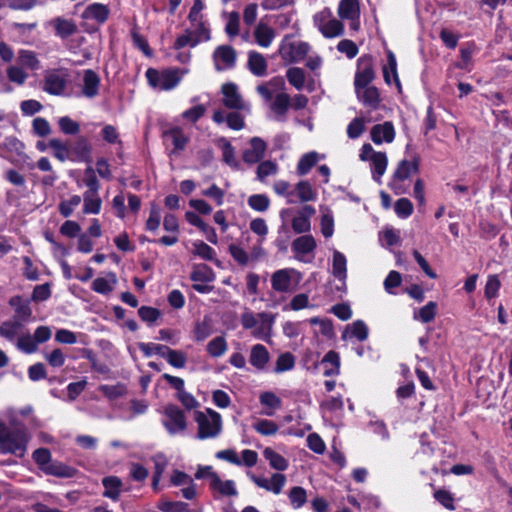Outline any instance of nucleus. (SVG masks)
<instances>
[{"label": "nucleus", "instance_id": "nucleus-20", "mask_svg": "<svg viewBox=\"0 0 512 512\" xmlns=\"http://www.w3.org/2000/svg\"><path fill=\"white\" fill-rule=\"evenodd\" d=\"M158 355L167 360L175 368H183L187 362L186 354L181 350H173L169 347H156Z\"/></svg>", "mask_w": 512, "mask_h": 512}, {"label": "nucleus", "instance_id": "nucleus-26", "mask_svg": "<svg viewBox=\"0 0 512 512\" xmlns=\"http://www.w3.org/2000/svg\"><path fill=\"white\" fill-rule=\"evenodd\" d=\"M317 244L311 234L303 235L296 238L291 245L293 252L296 254L306 255L312 253Z\"/></svg>", "mask_w": 512, "mask_h": 512}, {"label": "nucleus", "instance_id": "nucleus-41", "mask_svg": "<svg viewBox=\"0 0 512 512\" xmlns=\"http://www.w3.org/2000/svg\"><path fill=\"white\" fill-rule=\"evenodd\" d=\"M288 498L294 509H300L307 502V493L303 487L294 486L289 490Z\"/></svg>", "mask_w": 512, "mask_h": 512}, {"label": "nucleus", "instance_id": "nucleus-2", "mask_svg": "<svg viewBox=\"0 0 512 512\" xmlns=\"http://www.w3.org/2000/svg\"><path fill=\"white\" fill-rule=\"evenodd\" d=\"M240 320L243 328L252 330V335L255 338L266 339L271 334L275 315L267 312L255 315L253 312L246 310L241 314Z\"/></svg>", "mask_w": 512, "mask_h": 512}, {"label": "nucleus", "instance_id": "nucleus-48", "mask_svg": "<svg viewBox=\"0 0 512 512\" xmlns=\"http://www.w3.org/2000/svg\"><path fill=\"white\" fill-rule=\"evenodd\" d=\"M22 324L18 320L6 321L0 325V335L8 340H13L18 336Z\"/></svg>", "mask_w": 512, "mask_h": 512}, {"label": "nucleus", "instance_id": "nucleus-38", "mask_svg": "<svg viewBox=\"0 0 512 512\" xmlns=\"http://www.w3.org/2000/svg\"><path fill=\"white\" fill-rule=\"evenodd\" d=\"M164 137L167 141H171L174 146V152L184 150L188 143L187 136L178 128L165 132Z\"/></svg>", "mask_w": 512, "mask_h": 512}, {"label": "nucleus", "instance_id": "nucleus-13", "mask_svg": "<svg viewBox=\"0 0 512 512\" xmlns=\"http://www.w3.org/2000/svg\"><path fill=\"white\" fill-rule=\"evenodd\" d=\"M267 149V145L260 137H253L250 140V148L243 152V161L247 164H255L261 161Z\"/></svg>", "mask_w": 512, "mask_h": 512}, {"label": "nucleus", "instance_id": "nucleus-60", "mask_svg": "<svg viewBox=\"0 0 512 512\" xmlns=\"http://www.w3.org/2000/svg\"><path fill=\"white\" fill-rule=\"evenodd\" d=\"M365 131V119L362 117L354 118L347 126V135L350 139L359 138Z\"/></svg>", "mask_w": 512, "mask_h": 512}, {"label": "nucleus", "instance_id": "nucleus-47", "mask_svg": "<svg viewBox=\"0 0 512 512\" xmlns=\"http://www.w3.org/2000/svg\"><path fill=\"white\" fill-rule=\"evenodd\" d=\"M295 190L298 198L302 202L314 201L317 197V193L313 190L311 184L308 181H300L296 184Z\"/></svg>", "mask_w": 512, "mask_h": 512}, {"label": "nucleus", "instance_id": "nucleus-21", "mask_svg": "<svg viewBox=\"0 0 512 512\" xmlns=\"http://www.w3.org/2000/svg\"><path fill=\"white\" fill-rule=\"evenodd\" d=\"M210 489L218 492L222 496L234 497L238 495L236 484L233 480L223 481L218 474L212 475V481L209 482Z\"/></svg>", "mask_w": 512, "mask_h": 512}, {"label": "nucleus", "instance_id": "nucleus-25", "mask_svg": "<svg viewBox=\"0 0 512 512\" xmlns=\"http://www.w3.org/2000/svg\"><path fill=\"white\" fill-rule=\"evenodd\" d=\"M368 161L371 162L373 179L378 183H381L380 178L384 175L388 165L386 153L377 152L373 154Z\"/></svg>", "mask_w": 512, "mask_h": 512}, {"label": "nucleus", "instance_id": "nucleus-46", "mask_svg": "<svg viewBox=\"0 0 512 512\" xmlns=\"http://www.w3.org/2000/svg\"><path fill=\"white\" fill-rule=\"evenodd\" d=\"M437 312V303L430 301L414 314V319L420 320L422 323H429L434 320Z\"/></svg>", "mask_w": 512, "mask_h": 512}, {"label": "nucleus", "instance_id": "nucleus-28", "mask_svg": "<svg viewBox=\"0 0 512 512\" xmlns=\"http://www.w3.org/2000/svg\"><path fill=\"white\" fill-rule=\"evenodd\" d=\"M102 484L105 488L103 496L117 501L121 493V479L117 476H107L102 479Z\"/></svg>", "mask_w": 512, "mask_h": 512}, {"label": "nucleus", "instance_id": "nucleus-61", "mask_svg": "<svg viewBox=\"0 0 512 512\" xmlns=\"http://www.w3.org/2000/svg\"><path fill=\"white\" fill-rule=\"evenodd\" d=\"M81 203V197L79 195H73L68 200L61 201L58 210L63 217H69L75 207Z\"/></svg>", "mask_w": 512, "mask_h": 512}, {"label": "nucleus", "instance_id": "nucleus-64", "mask_svg": "<svg viewBox=\"0 0 512 512\" xmlns=\"http://www.w3.org/2000/svg\"><path fill=\"white\" fill-rule=\"evenodd\" d=\"M162 512H187L188 504L181 501H162L158 504Z\"/></svg>", "mask_w": 512, "mask_h": 512}, {"label": "nucleus", "instance_id": "nucleus-62", "mask_svg": "<svg viewBox=\"0 0 512 512\" xmlns=\"http://www.w3.org/2000/svg\"><path fill=\"white\" fill-rule=\"evenodd\" d=\"M294 365H295L294 356L291 353L286 352V353L281 354L277 358L276 366H275L274 370L276 373H281L284 371L291 370L294 367Z\"/></svg>", "mask_w": 512, "mask_h": 512}, {"label": "nucleus", "instance_id": "nucleus-37", "mask_svg": "<svg viewBox=\"0 0 512 512\" xmlns=\"http://www.w3.org/2000/svg\"><path fill=\"white\" fill-rule=\"evenodd\" d=\"M417 171L418 163L416 161L409 162L408 160H402L394 172V181H404L409 178L412 173Z\"/></svg>", "mask_w": 512, "mask_h": 512}, {"label": "nucleus", "instance_id": "nucleus-29", "mask_svg": "<svg viewBox=\"0 0 512 512\" xmlns=\"http://www.w3.org/2000/svg\"><path fill=\"white\" fill-rule=\"evenodd\" d=\"M321 366H323L325 376L338 375L340 370L339 354L333 350L327 352L321 361Z\"/></svg>", "mask_w": 512, "mask_h": 512}, {"label": "nucleus", "instance_id": "nucleus-43", "mask_svg": "<svg viewBox=\"0 0 512 512\" xmlns=\"http://www.w3.org/2000/svg\"><path fill=\"white\" fill-rule=\"evenodd\" d=\"M318 161V154L316 152H309L303 155L297 164V173L300 176L306 175Z\"/></svg>", "mask_w": 512, "mask_h": 512}, {"label": "nucleus", "instance_id": "nucleus-22", "mask_svg": "<svg viewBox=\"0 0 512 512\" xmlns=\"http://www.w3.org/2000/svg\"><path fill=\"white\" fill-rule=\"evenodd\" d=\"M291 271L289 269H279L271 276L272 288L277 292H288L290 290L292 279Z\"/></svg>", "mask_w": 512, "mask_h": 512}, {"label": "nucleus", "instance_id": "nucleus-59", "mask_svg": "<svg viewBox=\"0 0 512 512\" xmlns=\"http://www.w3.org/2000/svg\"><path fill=\"white\" fill-rule=\"evenodd\" d=\"M278 171V166L273 161L267 160L261 162L257 167V178L261 182L265 180L266 177L275 175Z\"/></svg>", "mask_w": 512, "mask_h": 512}, {"label": "nucleus", "instance_id": "nucleus-63", "mask_svg": "<svg viewBox=\"0 0 512 512\" xmlns=\"http://www.w3.org/2000/svg\"><path fill=\"white\" fill-rule=\"evenodd\" d=\"M58 124L60 130L67 135H75L80 131V125L69 116L59 118Z\"/></svg>", "mask_w": 512, "mask_h": 512}, {"label": "nucleus", "instance_id": "nucleus-18", "mask_svg": "<svg viewBox=\"0 0 512 512\" xmlns=\"http://www.w3.org/2000/svg\"><path fill=\"white\" fill-rule=\"evenodd\" d=\"M100 86V78L98 74L91 70L87 69L83 74V86L82 93L87 98H94L99 93Z\"/></svg>", "mask_w": 512, "mask_h": 512}, {"label": "nucleus", "instance_id": "nucleus-45", "mask_svg": "<svg viewBox=\"0 0 512 512\" xmlns=\"http://www.w3.org/2000/svg\"><path fill=\"white\" fill-rule=\"evenodd\" d=\"M190 278L196 282H211L214 280V273L210 267L201 264L194 267Z\"/></svg>", "mask_w": 512, "mask_h": 512}, {"label": "nucleus", "instance_id": "nucleus-9", "mask_svg": "<svg viewBox=\"0 0 512 512\" xmlns=\"http://www.w3.org/2000/svg\"><path fill=\"white\" fill-rule=\"evenodd\" d=\"M212 59L216 71L230 70L236 65L237 52L230 45H220L215 48Z\"/></svg>", "mask_w": 512, "mask_h": 512}, {"label": "nucleus", "instance_id": "nucleus-31", "mask_svg": "<svg viewBox=\"0 0 512 512\" xmlns=\"http://www.w3.org/2000/svg\"><path fill=\"white\" fill-rule=\"evenodd\" d=\"M83 16L86 19L95 20L98 23H104L108 19L109 9L104 4L94 3L86 7Z\"/></svg>", "mask_w": 512, "mask_h": 512}, {"label": "nucleus", "instance_id": "nucleus-1", "mask_svg": "<svg viewBox=\"0 0 512 512\" xmlns=\"http://www.w3.org/2000/svg\"><path fill=\"white\" fill-rule=\"evenodd\" d=\"M30 435L24 427H9L0 422V452L19 458L27 452Z\"/></svg>", "mask_w": 512, "mask_h": 512}, {"label": "nucleus", "instance_id": "nucleus-10", "mask_svg": "<svg viewBox=\"0 0 512 512\" xmlns=\"http://www.w3.org/2000/svg\"><path fill=\"white\" fill-rule=\"evenodd\" d=\"M375 77L373 58L371 55H363L357 61L355 74V88H364L373 81Z\"/></svg>", "mask_w": 512, "mask_h": 512}, {"label": "nucleus", "instance_id": "nucleus-17", "mask_svg": "<svg viewBox=\"0 0 512 512\" xmlns=\"http://www.w3.org/2000/svg\"><path fill=\"white\" fill-rule=\"evenodd\" d=\"M247 67L253 75L263 77L267 74L268 63L261 53L252 50L248 52Z\"/></svg>", "mask_w": 512, "mask_h": 512}, {"label": "nucleus", "instance_id": "nucleus-16", "mask_svg": "<svg viewBox=\"0 0 512 512\" xmlns=\"http://www.w3.org/2000/svg\"><path fill=\"white\" fill-rule=\"evenodd\" d=\"M357 98L369 110H377L380 106V94L375 86H366L364 88H355Z\"/></svg>", "mask_w": 512, "mask_h": 512}, {"label": "nucleus", "instance_id": "nucleus-24", "mask_svg": "<svg viewBox=\"0 0 512 512\" xmlns=\"http://www.w3.org/2000/svg\"><path fill=\"white\" fill-rule=\"evenodd\" d=\"M55 33L61 38H67L77 32V25L71 19L57 17L51 21Z\"/></svg>", "mask_w": 512, "mask_h": 512}, {"label": "nucleus", "instance_id": "nucleus-51", "mask_svg": "<svg viewBox=\"0 0 512 512\" xmlns=\"http://www.w3.org/2000/svg\"><path fill=\"white\" fill-rule=\"evenodd\" d=\"M6 74L10 82H13L19 86L23 85L28 78V74L20 65L9 66L6 70Z\"/></svg>", "mask_w": 512, "mask_h": 512}, {"label": "nucleus", "instance_id": "nucleus-7", "mask_svg": "<svg viewBox=\"0 0 512 512\" xmlns=\"http://www.w3.org/2000/svg\"><path fill=\"white\" fill-rule=\"evenodd\" d=\"M162 424L170 435L181 433L187 428L184 411L174 404L164 407Z\"/></svg>", "mask_w": 512, "mask_h": 512}, {"label": "nucleus", "instance_id": "nucleus-11", "mask_svg": "<svg viewBox=\"0 0 512 512\" xmlns=\"http://www.w3.org/2000/svg\"><path fill=\"white\" fill-rule=\"evenodd\" d=\"M70 161L72 162H90L92 146L87 138L80 136L75 140L69 141Z\"/></svg>", "mask_w": 512, "mask_h": 512}, {"label": "nucleus", "instance_id": "nucleus-33", "mask_svg": "<svg viewBox=\"0 0 512 512\" xmlns=\"http://www.w3.org/2000/svg\"><path fill=\"white\" fill-rule=\"evenodd\" d=\"M338 16L341 19L360 18L358 0H340L338 5Z\"/></svg>", "mask_w": 512, "mask_h": 512}, {"label": "nucleus", "instance_id": "nucleus-50", "mask_svg": "<svg viewBox=\"0 0 512 512\" xmlns=\"http://www.w3.org/2000/svg\"><path fill=\"white\" fill-rule=\"evenodd\" d=\"M193 254L201 259L213 261L216 256V251L203 241H195L193 243Z\"/></svg>", "mask_w": 512, "mask_h": 512}, {"label": "nucleus", "instance_id": "nucleus-55", "mask_svg": "<svg viewBox=\"0 0 512 512\" xmlns=\"http://www.w3.org/2000/svg\"><path fill=\"white\" fill-rule=\"evenodd\" d=\"M84 184L88 187V190L85 193L97 194L100 188L99 181L96 177L95 170L88 166L84 171Z\"/></svg>", "mask_w": 512, "mask_h": 512}, {"label": "nucleus", "instance_id": "nucleus-42", "mask_svg": "<svg viewBox=\"0 0 512 512\" xmlns=\"http://www.w3.org/2000/svg\"><path fill=\"white\" fill-rule=\"evenodd\" d=\"M286 78L288 82L295 87L297 90H301L304 87L306 76L302 68L292 67L286 72Z\"/></svg>", "mask_w": 512, "mask_h": 512}, {"label": "nucleus", "instance_id": "nucleus-15", "mask_svg": "<svg viewBox=\"0 0 512 512\" xmlns=\"http://www.w3.org/2000/svg\"><path fill=\"white\" fill-rule=\"evenodd\" d=\"M371 140L379 145L383 142L391 143L395 138L394 125L390 121H386L382 124H376L370 131Z\"/></svg>", "mask_w": 512, "mask_h": 512}, {"label": "nucleus", "instance_id": "nucleus-34", "mask_svg": "<svg viewBox=\"0 0 512 512\" xmlns=\"http://www.w3.org/2000/svg\"><path fill=\"white\" fill-rule=\"evenodd\" d=\"M18 65L29 70H38L40 68V61L34 51L21 49L17 55Z\"/></svg>", "mask_w": 512, "mask_h": 512}, {"label": "nucleus", "instance_id": "nucleus-56", "mask_svg": "<svg viewBox=\"0 0 512 512\" xmlns=\"http://www.w3.org/2000/svg\"><path fill=\"white\" fill-rule=\"evenodd\" d=\"M17 348L27 354H31L37 351L38 346L34 337L26 333L18 337Z\"/></svg>", "mask_w": 512, "mask_h": 512}, {"label": "nucleus", "instance_id": "nucleus-53", "mask_svg": "<svg viewBox=\"0 0 512 512\" xmlns=\"http://www.w3.org/2000/svg\"><path fill=\"white\" fill-rule=\"evenodd\" d=\"M226 350L227 342L222 336L215 337L207 344V352L212 357H220L226 352Z\"/></svg>", "mask_w": 512, "mask_h": 512}, {"label": "nucleus", "instance_id": "nucleus-5", "mask_svg": "<svg viewBox=\"0 0 512 512\" xmlns=\"http://www.w3.org/2000/svg\"><path fill=\"white\" fill-rule=\"evenodd\" d=\"M313 23L325 38H335L344 34L343 23L333 16L328 7L313 16Z\"/></svg>", "mask_w": 512, "mask_h": 512}, {"label": "nucleus", "instance_id": "nucleus-6", "mask_svg": "<svg viewBox=\"0 0 512 512\" xmlns=\"http://www.w3.org/2000/svg\"><path fill=\"white\" fill-rule=\"evenodd\" d=\"M310 51V45L303 41H291L285 36L281 41L278 53L286 64H293L302 61Z\"/></svg>", "mask_w": 512, "mask_h": 512}, {"label": "nucleus", "instance_id": "nucleus-32", "mask_svg": "<svg viewBox=\"0 0 512 512\" xmlns=\"http://www.w3.org/2000/svg\"><path fill=\"white\" fill-rule=\"evenodd\" d=\"M217 146L222 150L223 161L233 169L239 168V162L235 158V148L224 137L217 140Z\"/></svg>", "mask_w": 512, "mask_h": 512}, {"label": "nucleus", "instance_id": "nucleus-23", "mask_svg": "<svg viewBox=\"0 0 512 512\" xmlns=\"http://www.w3.org/2000/svg\"><path fill=\"white\" fill-rule=\"evenodd\" d=\"M46 475H51L60 478H72L76 475L77 470L68 466L60 461H51L50 464L44 468Z\"/></svg>", "mask_w": 512, "mask_h": 512}, {"label": "nucleus", "instance_id": "nucleus-4", "mask_svg": "<svg viewBox=\"0 0 512 512\" xmlns=\"http://www.w3.org/2000/svg\"><path fill=\"white\" fill-rule=\"evenodd\" d=\"M195 421L198 425L197 438L200 440L216 438L222 431L221 416L212 409H207L206 413L197 411Z\"/></svg>", "mask_w": 512, "mask_h": 512}, {"label": "nucleus", "instance_id": "nucleus-30", "mask_svg": "<svg viewBox=\"0 0 512 512\" xmlns=\"http://www.w3.org/2000/svg\"><path fill=\"white\" fill-rule=\"evenodd\" d=\"M9 304L14 308L18 321H26L30 318L32 311L28 300L16 295L10 298Z\"/></svg>", "mask_w": 512, "mask_h": 512}, {"label": "nucleus", "instance_id": "nucleus-14", "mask_svg": "<svg viewBox=\"0 0 512 512\" xmlns=\"http://www.w3.org/2000/svg\"><path fill=\"white\" fill-rule=\"evenodd\" d=\"M223 104L229 109L241 110L245 104L238 87L235 83H226L222 85Z\"/></svg>", "mask_w": 512, "mask_h": 512}, {"label": "nucleus", "instance_id": "nucleus-44", "mask_svg": "<svg viewBox=\"0 0 512 512\" xmlns=\"http://www.w3.org/2000/svg\"><path fill=\"white\" fill-rule=\"evenodd\" d=\"M83 212L86 214H98L101 209L102 201L97 194L84 193Z\"/></svg>", "mask_w": 512, "mask_h": 512}, {"label": "nucleus", "instance_id": "nucleus-35", "mask_svg": "<svg viewBox=\"0 0 512 512\" xmlns=\"http://www.w3.org/2000/svg\"><path fill=\"white\" fill-rule=\"evenodd\" d=\"M48 146L53 150V155L60 162L70 161L69 141L63 142L61 139L52 138Z\"/></svg>", "mask_w": 512, "mask_h": 512}, {"label": "nucleus", "instance_id": "nucleus-54", "mask_svg": "<svg viewBox=\"0 0 512 512\" xmlns=\"http://www.w3.org/2000/svg\"><path fill=\"white\" fill-rule=\"evenodd\" d=\"M138 315L143 322L153 325L161 317V311L151 306H141Z\"/></svg>", "mask_w": 512, "mask_h": 512}, {"label": "nucleus", "instance_id": "nucleus-12", "mask_svg": "<svg viewBox=\"0 0 512 512\" xmlns=\"http://www.w3.org/2000/svg\"><path fill=\"white\" fill-rule=\"evenodd\" d=\"M249 477L258 487L270 491L276 495L281 493L287 481L286 476L281 473H274L271 479L258 477L253 474H249Z\"/></svg>", "mask_w": 512, "mask_h": 512}, {"label": "nucleus", "instance_id": "nucleus-58", "mask_svg": "<svg viewBox=\"0 0 512 512\" xmlns=\"http://www.w3.org/2000/svg\"><path fill=\"white\" fill-rule=\"evenodd\" d=\"M32 458L38 465L39 469L44 472V468L47 467L52 461L51 452L47 448H38L33 454Z\"/></svg>", "mask_w": 512, "mask_h": 512}, {"label": "nucleus", "instance_id": "nucleus-52", "mask_svg": "<svg viewBox=\"0 0 512 512\" xmlns=\"http://www.w3.org/2000/svg\"><path fill=\"white\" fill-rule=\"evenodd\" d=\"M253 428L263 436L275 435L278 432V425L267 419H260L253 424Z\"/></svg>", "mask_w": 512, "mask_h": 512}, {"label": "nucleus", "instance_id": "nucleus-36", "mask_svg": "<svg viewBox=\"0 0 512 512\" xmlns=\"http://www.w3.org/2000/svg\"><path fill=\"white\" fill-rule=\"evenodd\" d=\"M391 74L393 75L397 87L400 89L401 84L397 74L396 58L395 55L391 51H389L387 55V65L383 67V77L388 85L391 84Z\"/></svg>", "mask_w": 512, "mask_h": 512}, {"label": "nucleus", "instance_id": "nucleus-39", "mask_svg": "<svg viewBox=\"0 0 512 512\" xmlns=\"http://www.w3.org/2000/svg\"><path fill=\"white\" fill-rule=\"evenodd\" d=\"M265 459L269 461V465L278 471H285L288 468V461L279 453L271 448H266L263 452Z\"/></svg>", "mask_w": 512, "mask_h": 512}, {"label": "nucleus", "instance_id": "nucleus-40", "mask_svg": "<svg viewBox=\"0 0 512 512\" xmlns=\"http://www.w3.org/2000/svg\"><path fill=\"white\" fill-rule=\"evenodd\" d=\"M333 275L339 280H345L347 276L346 257L337 250L333 253Z\"/></svg>", "mask_w": 512, "mask_h": 512}, {"label": "nucleus", "instance_id": "nucleus-57", "mask_svg": "<svg viewBox=\"0 0 512 512\" xmlns=\"http://www.w3.org/2000/svg\"><path fill=\"white\" fill-rule=\"evenodd\" d=\"M83 357L90 362L91 368L94 371H96V372H98L100 374H107V373H109V371H110L109 367L104 362H100L97 359V356L93 352V350L85 349L84 352H83Z\"/></svg>", "mask_w": 512, "mask_h": 512}, {"label": "nucleus", "instance_id": "nucleus-49", "mask_svg": "<svg viewBox=\"0 0 512 512\" xmlns=\"http://www.w3.org/2000/svg\"><path fill=\"white\" fill-rule=\"evenodd\" d=\"M247 203L255 211L265 212L270 206V199L265 194H253L249 196Z\"/></svg>", "mask_w": 512, "mask_h": 512}, {"label": "nucleus", "instance_id": "nucleus-19", "mask_svg": "<svg viewBox=\"0 0 512 512\" xmlns=\"http://www.w3.org/2000/svg\"><path fill=\"white\" fill-rule=\"evenodd\" d=\"M253 36L255 42L263 48L269 47L274 38H275V30L270 27L268 24L260 21L254 29Z\"/></svg>", "mask_w": 512, "mask_h": 512}, {"label": "nucleus", "instance_id": "nucleus-3", "mask_svg": "<svg viewBox=\"0 0 512 512\" xmlns=\"http://www.w3.org/2000/svg\"><path fill=\"white\" fill-rule=\"evenodd\" d=\"M186 73L187 70L178 68L166 69L162 72L154 68H149L145 75L151 87L168 91L174 89Z\"/></svg>", "mask_w": 512, "mask_h": 512}, {"label": "nucleus", "instance_id": "nucleus-27", "mask_svg": "<svg viewBox=\"0 0 512 512\" xmlns=\"http://www.w3.org/2000/svg\"><path fill=\"white\" fill-rule=\"evenodd\" d=\"M269 361V352L262 344H256L251 348L249 362L255 368L262 370Z\"/></svg>", "mask_w": 512, "mask_h": 512}, {"label": "nucleus", "instance_id": "nucleus-8", "mask_svg": "<svg viewBox=\"0 0 512 512\" xmlns=\"http://www.w3.org/2000/svg\"><path fill=\"white\" fill-rule=\"evenodd\" d=\"M68 73L65 70H51L44 75L42 89L54 96H62L68 85Z\"/></svg>", "mask_w": 512, "mask_h": 512}]
</instances>
